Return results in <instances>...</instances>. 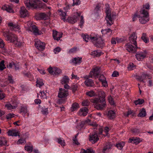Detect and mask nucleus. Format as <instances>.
I'll list each match as a JSON object with an SVG mask.
<instances>
[{
    "label": "nucleus",
    "mask_w": 153,
    "mask_h": 153,
    "mask_svg": "<svg viewBox=\"0 0 153 153\" xmlns=\"http://www.w3.org/2000/svg\"><path fill=\"white\" fill-rule=\"evenodd\" d=\"M112 144L110 143H106L103 147L102 152L103 153H106L111 149L112 147Z\"/></svg>",
    "instance_id": "13"
},
{
    "label": "nucleus",
    "mask_w": 153,
    "mask_h": 153,
    "mask_svg": "<svg viewBox=\"0 0 153 153\" xmlns=\"http://www.w3.org/2000/svg\"><path fill=\"white\" fill-rule=\"evenodd\" d=\"M8 26L10 27V28L12 30H13L15 29H20L19 26L17 24H15L12 22H10L8 23Z\"/></svg>",
    "instance_id": "26"
},
{
    "label": "nucleus",
    "mask_w": 153,
    "mask_h": 153,
    "mask_svg": "<svg viewBox=\"0 0 153 153\" xmlns=\"http://www.w3.org/2000/svg\"><path fill=\"white\" fill-rule=\"evenodd\" d=\"M97 35L93 36L92 34H91L90 36L89 41L93 42L94 45L96 42L97 41L98 39H99Z\"/></svg>",
    "instance_id": "22"
},
{
    "label": "nucleus",
    "mask_w": 153,
    "mask_h": 153,
    "mask_svg": "<svg viewBox=\"0 0 153 153\" xmlns=\"http://www.w3.org/2000/svg\"><path fill=\"white\" fill-rule=\"evenodd\" d=\"M25 149L29 152H31L32 151L33 148L32 146H25Z\"/></svg>",
    "instance_id": "49"
},
{
    "label": "nucleus",
    "mask_w": 153,
    "mask_h": 153,
    "mask_svg": "<svg viewBox=\"0 0 153 153\" xmlns=\"http://www.w3.org/2000/svg\"><path fill=\"white\" fill-rule=\"evenodd\" d=\"M76 51L77 48L76 47L73 48L69 50L68 51V53L70 54L74 53L76 52Z\"/></svg>",
    "instance_id": "55"
},
{
    "label": "nucleus",
    "mask_w": 153,
    "mask_h": 153,
    "mask_svg": "<svg viewBox=\"0 0 153 153\" xmlns=\"http://www.w3.org/2000/svg\"><path fill=\"white\" fill-rule=\"evenodd\" d=\"M29 31L33 32L35 35L39 34V30L37 27L35 25H33L32 27H30V29Z\"/></svg>",
    "instance_id": "21"
},
{
    "label": "nucleus",
    "mask_w": 153,
    "mask_h": 153,
    "mask_svg": "<svg viewBox=\"0 0 153 153\" xmlns=\"http://www.w3.org/2000/svg\"><path fill=\"white\" fill-rule=\"evenodd\" d=\"M94 152L92 149H87L85 150L84 149H82L81 150V153H94Z\"/></svg>",
    "instance_id": "41"
},
{
    "label": "nucleus",
    "mask_w": 153,
    "mask_h": 153,
    "mask_svg": "<svg viewBox=\"0 0 153 153\" xmlns=\"http://www.w3.org/2000/svg\"><path fill=\"white\" fill-rule=\"evenodd\" d=\"M48 70L50 74L52 75H54L53 68L51 67H50L48 69Z\"/></svg>",
    "instance_id": "59"
},
{
    "label": "nucleus",
    "mask_w": 153,
    "mask_h": 153,
    "mask_svg": "<svg viewBox=\"0 0 153 153\" xmlns=\"http://www.w3.org/2000/svg\"><path fill=\"white\" fill-rule=\"evenodd\" d=\"M79 108V105L78 103L74 102L72 104L71 110L72 111L76 110Z\"/></svg>",
    "instance_id": "30"
},
{
    "label": "nucleus",
    "mask_w": 153,
    "mask_h": 153,
    "mask_svg": "<svg viewBox=\"0 0 153 153\" xmlns=\"http://www.w3.org/2000/svg\"><path fill=\"white\" fill-rule=\"evenodd\" d=\"M2 9L3 10H5L9 13H14V11L11 6L8 5H5L3 6L2 7Z\"/></svg>",
    "instance_id": "20"
},
{
    "label": "nucleus",
    "mask_w": 153,
    "mask_h": 153,
    "mask_svg": "<svg viewBox=\"0 0 153 153\" xmlns=\"http://www.w3.org/2000/svg\"><path fill=\"white\" fill-rule=\"evenodd\" d=\"M5 107L8 110L13 109L16 108V106H13L10 103L5 105Z\"/></svg>",
    "instance_id": "39"
},
{
    "label": "nucleus",
    "mask_w": 153,
    "mask_h": 153,
    "mask_svg": "<svg viewBox=\"0 0 153 153\" xmlns=\"http://www.w3.org/2000/svg\"><path fill=\"white\" fill-rule=\"evenodd\" d=\"M86 94L90 97H92L95 95V93L94 91H91L86 92Z\"/></svg>",
    "instance_id": "54"
},
{
    "label": "nucleus",
    "mask_w": 153,
    "mask_h": 153,
    "mask_svg": "<svg viewBox=\"0 0 153 153\" xmlns=\"http://www.w3.org/2000/svg\"><path fill=\"white\" fill-rule=\"evenodd\" d=\"M7 79L10 83L13 84L14 82L13 76H12L8 75L7 77Z\"/></svg>",
    "instance_id": "51"
},
{
    "label": "nucleus",
    "mask_w": 153,
    "mask_h": 153,
    "mask_svg": "<svg viewBox=\"0 0 153 153\" xmlns=\"http://www.w3.org/2000/svg\"><path fill=\"white\" fill-rule=\"evenodd\" d=\"M4 60H2L0 62V70L3 71L6 68L4 65Z\"/></svg>",
    "instance_id": "45"
},
{
    "label": "nucleus",
    "mask_w": 153,
    "mask_h": 153,
    "mask_svg": "<svg viewBox=\"0 0 153 153\" xmlns=\"http://www.w3.org/2000/svg\"><path fill=\"white\" fill-rule=\"evenodd\" d=\"M125 145V143L123 142H120L117 143L116 145V146L119 149H121Z\"/></svg>",
    "instance_id": "36"
},
{
    "label": "nucleus",
    "mask_w": 153,
    "mask_h": 153,
    "mask_svg": "<svg viewBox=\"0 0 153 153\" xmlns=\"http://www.w3.org/2000/svg\"><path fill=\"white\" fill-rule=\"evenodd\" d=\"M99 139L97 133L94 132L90 134L89 140L91 141L92 143H95Z\"/></svg>",
    "instance_id": "11"
},
{
    "label": "nucleus",
    "mask_w": 153,
    "mask_h": 153,
    "mask_svg": "<svg viewBox=\"0 0 153 153\" xmlns=\"http://www.w3.org/2000/svg\"><path fill=\"white\" fill-rule=\"evenodd\" d=\"M142 77L143 80V81L144 79H147V77H148V79H149V75L146 74H143L142 75Z\"/></svg>",
    "instance_id": "60"
},
{
    "label": "nucleus",
    "mask_w": 153,
    "mask_h": 153,
    "mask_svg": "<svg viewBox=\"0 0 153 153\" xmlns=\"http://www.w3.org/2000/svg\"><path fill=\"white\" fill-rule=\"evenodd\" d=\"M125 46L126 50L129 52L135 53L136 51L137 47L133 46L130 43L126 44Z\"/></svg>",
    "instance_id": "9"
},
{
    "label": "nucleus",
    "mask_w": 153,
    "mask_h": 153,
    "mask_svg": "<svg viewBox=\"0 0 153 153\" xmlns=\"http://www.w3.org/2000/svg\"><path fill=\"white\" fill-rule=\"evenodd\" d=\"M54 74L57 75L60 74L62 72L61 69L55 67L53 68Z\"/></svg>",
    "instance_id": "42"
},
{
    "label": "nucleus",
    "mask_w": 153,
    "mask_h": 153,
    "mask_svg": "<svg viewBox=\"0 0 153 153\" xmlns=\"http://www.w3.org/2000/svg\"><path fill=\"white\" fill-rule=\"evenodd\" d=\"M27 30H29L30 29V27H32L33 25L32 22H27Z\"/></svg>",
    "instance_id": "58"
},
{
    "label": "nucleus",
    "mask_w": 153,
    "mask_h": 153,
    "mask_svg": "<svg viewBox=\"0 0 153 153\" xmlns=\"http://www.w3.org/2000/svg\"><path fill=\"white\" fill-rule=\"evenodd\" d=\"M101 31L102 33L104 34H107L110 32H111V33H112V30L109 28L106 29L104 30L102 29Z\"/></svg>",
    "instance_id": "43"
},
{
    "label": "nucleus",
    "mask_w": 153,
    "mask_h": 153,
    "mask_svg": "<svg viewBox=\"0 0 153 153\" xmlns=\"http://www.w3.org/2000/svg\"><path fill=\"white\" fill-rule=\"evenodd\" d=\"M140 16H139V21L142 24H145L149 20V15L148 11L144 10L140 11Z\"/></svg>",
    "instance_id": "1"
},
{
    "label": "nucleus",
    "mask_w": 153,
    "mask_h": 153,
    "mask_svg": "<svg viewBox=\"0 0 153 153\" xmlns=\"http://www.w3.org/2000/svg\"><path fill=\"white\" fill-rule=\"evenodd\" d=\"M69 79L68 77L66 76H64L61 80V83L62 84H65L69 82Z\"/></svg>",
    "instance_id": "31"
},
{
    "label": "nucleus",
    "mask_w": 153,
    "mask_h": 153,
    "mask_svg": "<svg viewBox=\"0 0 153 153\" xmlns=\"http://www.w3.org/2000/svg\"><path fill=\"white\" fill-rule=\"evenodd\" d=\"M137 36L135 32L132 33L129 37V42L131 44H133L136 47H137V43L136 40Z\"/></svg>",
    "instance_id": "7"
},
{
    "label": "nucleus",
    "mask_w": 153,
    "mask_h": 153,
    "mask_svg": "<svg viewBox=\"0 0 153 153\" xmlns=\"http://www.w3.org/2000/svg\"><path fill=\"white\" fill-rule=\"evenodd\" d=\"M20 13L21 17H25L27 16L28 15V12L24 7H22L21 8L20 11Z\"/></svg>",
    "instance_id": "16"
},
{
    "label": "nucleus",
    "mask_w": 153,
    "mask_h": 153,
    "mask_svg": "<svg viewBox=\"0 0 153 153\" xmlns=\"http://www.w3.org/2000/svg\"><path fill=\"white\" fill-rule=\"evenodd\" d=\"M7 144V140L4 137L0 138V145H5Z\"/></svg>",
    "instance_id": "34"
},
{
    "label": "nucleus",
    "mask_w": 153,
    "mask_h": 153,
    "mask_svg": "<svg viewBox=\"0 0 153 153\" xmlns=\"http://www.w3.org/2000/svg\"><path fill=\"white\" fill-rule=\"evenodd\" d=\"M87 120H89V122L87 123V125L94 126H97V125L95 123L91 122V120L90 119H88Z\"/></svg>",
    "instance_id": "52"
},
{
    "label": "nucleus",
    "mask_w": 153,
    "mask_h": 153,
    "mask_svg": "<svg viewBox=\"0 0 153 153\" xmlns=\"http://www.w3.org/2000/svg\"><path fill=\"white\" fill-rule=\"evenodd\" d=\"M15 114H9L6 116V118L7 119H10L11 118L14 117Z\"/></svg>",
    "instance_id": "62"
},
{
    "label": "nucleus",
    "mask_w": 153,
    "mask_h": 153,
    "mask_svg": "<svg viewBox=\"0 0 153 153\" xmlns=\"http://www.w3.org/2000/svg\"><path fill=\"white\" fill-rule=\"evenodd\" d=\"M146 113L145 109L144 108H143L140 111L139 113L137 116L138 117H144L146 116Z\"/></svg>",
    "instance_id": "29"
},
{
    "label": "nucleus",
    "mask_w": 153,
    "mask_h": 153,
    "mask_svg": "<svg viewBox=\"0 0 153 153\" xmlns=\"http://www.w3.org/2000/svg\"><path fill=\"white\" fill-rule=\"evenodd\" d=\"M68 95V90H66L64 89L60 88L59 92L58 94V97L59 98H62L67 97Z\"/></svg>",
    "instance_id": "10"
},
{
    "label": "nucleus",
    "mask_w": 153,
    "mask_h": 153,
    "mask_svg": "<svg viewBox=\"0 0 153 153\" xmlns=\"http://www.w3.org/2000/svg\"><path fill=\"white\" fill-rule=\"evenodd\" d=\"M24 3L27 8L29 9L32 8L36 9L37 8V4H35V2L32 0H25V1Z\"/></svg>",
    "instance_id": "8"
},
{
    "label": "nucleus",
    "mask_w": 153,
    "mask_h": 153,
    "mask_svg": "<svg viewBox=\"0 0 153 153\" xmlns=\"http://www.w3.org/2000/svg\"><path fill=\"white\" fill-rule=\"evenodd\" d=\"M14 43L16 46L18 47H21L23 45V42L18 41L17 39V40Z\"/></svg>",
    "instance_id": "46"
},
{
    "label": "nucleus",
    "mask_w": 153,
    "mask_h": 153,
    "mask_svg": "<svg viewBox=\"0 0 153 153\" xmlns=\"http://www.w3.org/2000/svg\"><path fill=\"white\" fill-rule=\"evenodd\" d=\"M3 33L6 40L10 42L14 43L17 40V38L16 36L9 31H3Z\"/></svg>",
    "instance_id": "2"
},
{
    "label": "nucleus",
    "mask_w": 153,
    "mask_h": 153,
    "mask_svg": "<svg viewBox=\"0 0 153 153\" xmlns=\"http://www.w3.org/2000/svg\"><path fill=\"white\" fill-rule=\"evenodd\" d=\"M20 112H23L24 113H27V107L26 106L22 107Z\"/></svg>",
    "instance_id": "50"
},
{
    "label": "nucleus",
    "mask_w": 153,
    "mask_h": 153,
    "mask_svg": "<svg viewBox=\"0 0 153 153\" xmlns=\"http://www.w3.org/2000/svg\"><path fill=\"white\" fill-rule=\"evenodd\" d=\"M73 2L72 6H74L75 5H78L80 3V1L79 0H73Z\"/></svg>",
    "instance_id": "56"
},
{
    "label": "nucleus",
    "mask_w": 153,
    "mask_h": 153,
    "mask_svg": "<svg viewBox=\"0 0 153 153\" xmlns=\"http://www.w3.org/2000/svg\"><path fill=\"white\" fill-rule=\"evenodd\" d=\"M35 45L36 47L40 51H43L45 48V44L44 42H41L38 39L34 40Z\"/></svg>",
    "instance_id": "5"
},
{
    "label": "nucleus",
    "mask_w": 153,
    "mask_h": 153,
    "mask_svg": "<svg viewBox=\"0 0 153 153\" xmlns=\"http://www.w3.org/2000/svg\"><path fill=\"white\" fill-rule=\"evenodd\" d=\"M82 62V58L77 57L72 59V62L73 64H79Z\"/></svg>",
    "instance_id": "19"
},
{
    "label": "nucleus",
    "mask_w": 153,
    "mask_h": 153,
    "mask_svg": "<svg viewBox=\"0 0 153 153\" xmlns=\"http://www.w3.org/2000/svg\"><path fill=\"white\" fill-rule=\"evenodd\" d=\"M47 93L46 91H40L39 95L42 97H43L44 98H47Z\"/></svg>",
    "instance_id": "44"
},
{
    "label": "nucleus",
    "mask_w": 153,
    "mask_h": 153,
    "mask_svg": "<svg viewBox=\"0 0 153 153\" xmlns=\"http://www.w3.org/2000/svg\"><path fill=\"white\" fill-rule=\"evenodd\" d=\"M38 16L41 19L46 20L48 19L49 17V16L48 14L45 13H41L38 14Z\"/></svg>",
    "instance_id": "23"
},
{
    "label": "nucleus",
    "mask_w": 153,
    "mask_h": 153,
    "mask_svg": "<svg viewBox=\"0 0 153 153\" xmlns=\"http://www.w3.org/2000/svg\"><path fill=\"white\" fill-rule=\"evenodd\" d=\"M88 109L86 107H83L81 108L79 112V114L81 116H86L88 113Z\"/></svg>",
    "instance_id": "17"
},
{
    "label": "nucleus",
    "mask_w": 153,
    "mask_h": 153,
    "mask_svg": "<svg viewBox=\"0 0 153 153\" xmlns=\"http://www.w3.org/2000/svg\"><path fill=\"white\" fill-rule=\"evenodd\" d=\"M7 133L8 135L9 136H19V131L15 129H12L10 130L7 132Z\"/></svg>",
    "instance_id": "18"
},
{
    "label": "nucleus",
    "mask_w": 153,
    "mask_h": 153,
    "mask_svg": "<svg viewBox=\"0 0 153 153\" xmlns=\"http://www.w3.org/2000/svg\"><path fill=\"white\" fill-rule=\"evenodd\" d=\"M108 100L109 103L111 105H114V103L113 99L111 96H109L108 97Z\"/></svg>",
    "instance_id": "47"
},
{
    "label": "nucleus",
    "mask_w": 153,
    "mask_h": 153,
    "mask_svg": "<svg viewBox=\"0 0 153 153\" xmlns=\"http://www.w3.org/2000/svg\"><path fill=\"white\" fill-rule=\"evenodd\" d=\"M146 54L145 52H138L136 55L137 59L138 61H141L143 60L146 57Z\"/></svg>",
    "instance_id": "15"
},
{
    "label": "nucleus",
    "mask_w": 153,
    "mask_h": 153,
    "mask_svg": "<svg viewBox=\"0 0 153 153\" xmlns=\"http://www.w3.org/2000/svg\"><path fill=\"white\" fill-rule=\"evenodd\" d=\"M90 104V102L88 100H84L82 102V104L83 106H88Z\"/></svg>",
    "instance_id": "53"
},
{
    "label": "nucleus",
    "mask_w": 153,
    "mask_h": 153,
    "mask_svg": "<svg viewBox=\"0 0 153 153\" xmlns=\"http://www.w3.org/2000/svg\"><path fill=\"white\" fill-rule=\"evenodd\" d=\"M136 79L139 81H140L143 82H144V81L142 79V76H139L138 75H136L135 76Z\"/></svg>",
    "instance_id": "63"
},
{
    "label": "nucleus",
    "mask_w": 153,
    "mask_h": 153,
    "mask_svg": "<svg viewBox=\"0 0 153 153\" xmlns=\"http://www.w3.org/2000/svg\"><path fill=\"white\" fill-rule=\"evenodd\" d=\"M106 96L105 93L104 91H101V94H99L98 98H95L90 100L91 102L96 104L99 102L106 103L105 98Z\"/></svg>",
    "instance_id": "3"
},
{
    "label": "nucleus",
    "mask_w": 153,
    "mask_h": 153,
    "mask_svg": "<svg viewBox=\"0 0 153 153\" xmlns=\"http://www.w3.org/2000/svg\"><path fill=\"white\" fill-rule=\"evenodd\" d=\"M85 85L87 86L92 87L94 86V84L93 80L91 79H86L84 82Z\"/></svg>",
    "instance_id": "25"
},
{
    "label": "nucleus",
    "mask_w": 153,
    "mask_h": 153,
    "mask_svg": "<svg viewBox=\"0 0 153 153\" xmlns=\"http://www.w3.org/2000/svg\"><path fill=\"white\" fill-rule=\"evenodd\" d=\"M82 37L84 40L86 42H88L89 40L90 36L87 34H84L82 35Z\"/></svg>",
    "instance_id": "48"
},
{
    "label": "nucleus",
    "mask_w": 153,
    "mask_h": 153,
    "mask_svg": "<svg viewBox=\"0 0 153 153\" xmlns=\"http://www.w3.org/2000/svg\"><path fill=\"white\" fill-rule=\"evenodd\" d=\"M101 104H97L95 106V108L97 110H102L105 108L106 103H101Z\"/></svg>",
    "instance_id": "24"
},
{
    "label": "nucleus",
    "mask_w": 153,
    "mask_h": 153,
    "mask_svg": "<svg viewBox=\"0 0 153 153\" xmlns=\"http://www.w3.org/2000/svg\"><path fill=\"white\" fill-rule=\"evenodd\" d=\"M115 114L114 111L110 110L108 112V116L110 119H113L115 117Z\"/></svg>",
    "instance_id": "28"
},
{
    "label": "nucleus",
    "mask_w": 153,
    "mask_h": 153,
    "mask_svg": "<svg viewBox=\"0 0 153 153\" xmlns=\"http://www.w3.org/2000/svg\"><path fill=\"white\" fill-rule=\"evenodd\" d=\"M94 45L97 48H102L105 46L103 40L101 38H99Z\"/></svg>",
    "instance_id": "14"
},
{
    "label": "nucleus",
    "mask_w": 153,
    "mask_h": 153,
    "mask_svg": "<svg viewBox=\"0 0 153 153\" xmlns=\"http://www.w3.org/2000/svg\"><path fill=\"white\" fill-rule=\"evenodd\" d=\"M58 13L60 16L62 17V19L64 21L65 20V16H66V13L64 12L61 9L59 10H58Z\"/></svg>",
    "instance_id": "27"
},
{
    "label": "nucleus",
    "mask_w": 153,
    "mask_h": 153,
    "mask_svg": "<svg viewBox=\"0 0 153 153\" xmlns=\"http://www.w3.org/2000/svg\"><path fill=\"white\" fill-rule=\"evenodd\" d=\"M42 112L43 114H48V108H45L44 109H43L42 111Z\"/></svg>",
    "instance_id": "64"
},
{
    "label": "nucleus",
    "mask_w": 153,
    "mask_h": 153,
    "mask_svg": "<svg viewBox=\"0 0 153 153\" xmlns=\"http://www.w3.org/2000/svg\"><path fill=\"white\" fill-rule=\"evenodd\" d=\"M58 143L60 144L62 146H65V141L62 138L59 137L57 138Z\"/></svg>",
    "instance_id": "32"
},
{
    "label": "nucleus",
    "mask_w": 153,
    "mask_h": 153,
    "mask_svg": "<svg viewBox=\"0 0 153 153\" xmlns=\"http://www.w3.org/2000/svg\"><path fill=\"white\" fill-rule=\"evenodd\" d=\"M100 71V68L99 67H96L92 69L89 73V76L91 78L93 76H97L99 75Z\"/></svg>",
    "instance_id": "6"
},
{
    "label": "nucleus",
    "mask_w": 153,
    "mask_h": 153,
    "mask_svg": "<svg viewBox=\"0 0 153 153\" xmlns=\"http://www.w3.org/2000/svg\"><path fill=\"white\" fill-rule=\"evenodd\" d=\"M89 122V120H86L84 121H82L81 122L79 123V125L78 126V128H82L85 125H87V123Z\"/></svg>",
    "instance_id": "33"
},
{
    "label": "nucleus",
    "mask_w": 153,
    "mask_h": 153,
    "mask_svg": "<svg viewBox=\"0 0 153 153\" xmlns=\"http://www.w3.org/2000/svg\"><path fill=\"white\" fill-rule=\"evenodd\" d=\"M150 5L148 4H146L143 5V8L141 9L140 10H146L145 9L149 10V9Z\"/></svg>",
    "instance_id": "57"
},
{
    "label": "nucleus",
    "mask_w": 153,
    "mask_h": 153,
    "mask_svg": "<svg viewBox=\"0 0 153 153\" xmlns=\"http://www.w3.org/2000/svg\"><path fill=\"white\" fill-rule=\"evenodd\" d=\"M25 142V141L24 139H19L18 141L17 142V144H21L23 143H24Z\"/></svg>",
    "instance_id": "61"
},
{
    "label": "nucleus",
    "mask_w": 153,
    "mask_h": 153,
    "mask_svg": "<svg viewBox=\"0 0 153 153\" xmlns=\"http://www.w3.org/2000/svg\"><path fill=\"white\" fill-rule=\"evenodd\" d=\"M144 102V101L143 99H138L137 100L134 101V103L137 105H141Z\"/></svg>",
    "instance_id": "40"
},
{
    "label": "nucleus",
    "mask_w": 153,
    "mask_h": 153,
    "mask_svg": "<svg viewBox=\"0 0 153 153\" xmlns=\"http://www.w3.org/2000/svg\"><path fill=\"white\" fill-rule=\"evenodd\" d=\"M91 55L94 57H99L101 55V52L95 50L91 52Z\"/></svg>",
    "instance_id": "35"
},
{
    "label": "nucleus",
    "mask_w": 153,
    "mask_h": 153,
    "mask_svg": "<svg viewBox=\"0 0 153 153\" xmlns=\"http://www.w3.org/2000/svg\"><path fill=\"white\" fill-rule=\"evenodd\" d=\"M36 85L40 87L44 85L42 79H37Z\"/></svg>",
    "instance_id": "37"
},
{
    "label": "nucleus",
    "mask_w": 153,
    "mask_h": 153,
    "mask_svg": "<svg viewBox=\"0 0 153 153\" xmlns=\"http://www.w3.org/2000/svg\"><path fill=\"white\" fill-rule=\"evenodd\" d=\"M105 13L106 14V19L108 25L111 26L113 24L112 18L111 17V12L108 4H105Z\"/></svg>",
    "instance_id": "4"
},
{
    "label": "nucleus",
    "mask_w": 153,
    "mask_h": 153,
    "mask_svg": "<svg viewBox=\"0 0 153 153\" xmlns=\"http://www.w3.org/2000/svg\"><path fill=\"white\" fill-rule=\"evenodd\" d=\"M141 39L146 43H147L149 41V39L146 37V33H143L142 34Z\"/></svg>",
    "instance_id": "38"
},
{
    "label": "nucleus",
    "mask_w": 153,
    "mask_h": 153,
    "mask_svg": "<svg viewBox=\"0 0 153 153\" xmlns=\"http://www.w3.org/2000/svg\"><path fill=\"white\" fill-rule=\"evenodd\" d=\"M62 32H59L56 30H53V36L54 40L58 41L62 36Z\"/></svg>",
    "instance_id": "12"
}]
</instances>
